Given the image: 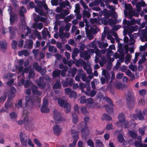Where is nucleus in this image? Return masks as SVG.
Returning <instances> with one entry per match:
<instances>
[{
	"label": "nucleus",
	"mask_w": 147,
	"mask_h": 147,
	"mask_svg": "<svg viewBox=\"0 0 147 147\" xmlns=\"http://www.w3.org/2000/svg\"><path fill=\"white\" fill-rule=\"evenodd\" d=\"M122 134H119L117 137L118 140L120 142H122L124 140V139L123 137Z\"/></svg>",
	"instance_id": "obj_57"
},
{
	"label": "nucleus",
	"mask_w": 147,
	"mask_h": 147,
	"mask_svg": "<svg viewBox=\"0 0 147 147\" xmlns=\"http://www.w3.org/2000/svg\"><path fill=\"white\" fill-rule=\"evenodd\" d=\"M65 17V15L63 14V13L62 12L60 14H56L55 16L57 20H59L60 18H64Z\"/></svg>",
	"instance_id": "obj_43"
},
{
	"label": "nucleus",
	"mask_w": 147,
	"mask_h": 147,
	"mask_svg": "<svg viewBox=\"0 0 147 147\" xmlns=\"http://www.w3.org/2000/svg\"><path fill=\"white\" fill-rule=\"evenodd\" d=\"M42 38L43 39H46V38L47 35L49 38L51 37L50 33L48 31L47 28H44L43 30L42 31Z\"/></svg>",
	"instance_id": "obj_20"
},
{
	"label": "nucleus",
	"mask_w": 147,
	"mask_h": 147,
	"mask_svg": "<svg viewBox=\"0 0 147 147\" xmlns=\"http://www.w3.org/2000/svg\"><path fill=\"white\" fill-rule=\"evenodd\" d=\"M89 133L90 131L87 127H85L82 129V135L85 140L86 139V137L89 134Z\"/></svg>",
	"instance_id": "obj_16"
},
{
	"label": "nucleus",
	"mask_w": 147,
	"mask_h": 147,
	"mask_svg": "<svg viewBox=\"0 0 147 147\" xmlns=\"http://www.w3.org/2000/svg\"><path fill=\"white\" fill-rule=\"evenodd\" d=\"M84 68L85 70H86L87 73L88 74H91L92 73V70L90 67H89L88 68H87V67L86 66H84Z\"/></svg>",
	"instance_id": "obj_61"
},
{
	"label": "nucleus",
	"mask_w": 147,
	"mask_h": 147,
	"mask_svg": "<svg viewBox=\"0 0 147 147\" xmlns=\"http://www.w3.org/2000/svg\"><path fill=\"white\" fill-rule=\"evenodd\" d=\"M78 75H80L81 76L82 80L84 82L86 80V74H85L83 73V70L82 69L79 70L78 73Z\"/></svg>",
	"instance_id": "obj_21"
},
{
	"label": "nucleus",
	"mask_w": 147,
	"mask_h": 147,
	"mask_svg": "<svg viewBox=\"0 0 147 147\" xmlns=\"http://www.w3.org/2000/svg\"><path fill=\"white\" fill-rule=\"evenodd\" d=\"M129 68L132 71H135L137 69V67L136 65H133L132 64H131L129 66Z\"/></svg>",
	"instance_id": "obj_64"
},
{
	"label": "nucleus",
	"mask_w": 147,
	"mask_h": 147,
	"mask_svg": "<svg viewBox=\"0 0 147 147\" xmlns=\"http://www.w3.org/2000/svg\"><path fill=\"white\" fill-rule=\"evenodd\" d=\"M77 96V94L74 91H71L69 95V97L70 98H76Z\"/></svg>",
	"instance_id": "obj_48"
},
{
	"label": "nucleus",
	"mask_w": 147,
	"mask_h": 147,
	"mask_svg": "<svg viewBox=\"0 0 147 147\" xmlns=\"http://www.w3.org/2000/svg\"><path fill=\"white\" fill-rule=\"evenodd\" d=\"M125 9L127 11H124L125 14L127 16V18L130 19L132 15L134 13V11L132 9V7L131 4H128L125 5Z\"/></svg>",
	"instance_id": "obj_6"
},
{
	"label": "nucleus",
	"mask_w": 147,
	"mask_h": 147,
	"mask_svg": "<svg viewBox=\"0 0 147 147\" xmlns=\"http://www.w3.org/2000/svg\"><path fill=\"white\" fill-rule=\"evenodd\" d=\"M48 101L45 99H43V104L41 109V111L43 113H47L49 111V109L48 108L47 105L48 104Z\"/></svg>",
	"instance_id": "obj_10"
},
{
	"label": "nucleus",
	"mask_w": 147,
	"mask_h": 147,
	"mask_svg": "<svg viewBox=\"0 0 147 147\" xmlns=\"http://www.w3.org/2000/svg\"><path fill=\"white\" fill-rule=\"evenodd\" d=\"M53 115L54 121L57 123H60L64 120L62 117L61 114L56 109L53 111Z\"/></svg>",
	"instance_id": "obj_2"
},
{
	"label": "nucleus",
	"mask_w": 147,
	"mask_h": 147,
	"mask_svg": "<svg viewBox=\"0 0 147 147\" xmlns=\"http://www.w3.org/2000/svg\"><path fill=\"white\" fill-rule=\"evenodd\" d=\"M97 43L99 45V47L100 48H105L108 46V44L107 43H104L103 42H97Z\"/></svg>",
	"instance_id": "obj_41"
},
{
	"label": "nucleus",
	"mask_w": 147,
	"mask_h": 147,
	"mask_svg": "<svg viewBox=\"0 0 147 147\" xmlns=\"http://www.w3.org/2000/svg\"><path fill=\"white\" fill-rule=\"evenodd\" d=\"M102 14L106 18H108L110 17V12L108 11L107 9H104L102 12Z\"/></svg>",
	"instance_id": "obj_30"
},
{
	"label": "nucleus",
	"mask_w": 147,
	"mask_h": 147,
	"mask_svg": "<svg viewBox=\"0 0 147 147\" xmlns=\"http://www.w3.org/2000/svg\"><path fill=\"white\" fill-rule=\"evenodd\" d=\"M34 28H36L39 30H41L43 28V24L42 23H35L33 26Z\"/></svg>",
	"instance_id": "obj_29"
},
{
	"label": "nucleus",
	"mask_w": 147,
	"mask_h": 147,
	"mask_svg": "<svg viewBox=\"0 0 147 147\" xmlns=\"http://www.w3.org/2000/svg\"><path fill=\"white\" fill-rule=\"evenodd\" d=\"M140 55V53H138L136 52L135 53V57L134 59L133 60V63L135 64L138 59V57Z\"/></svg>",
	"instance_id": "obj_50"
},
{
	"label": "nucleus",
	"mask_w": 147,
	"mask_h": 147,
	"mask_svg": "<svg viewBox=\"0 0 147 147\" xmlns=\"http://www.w3.org/2000/svg\"><path fill=\"white\" fill-rule=\"evenodd\" d=\"M125 87H126V86L125 85L121 83L117 84L116 85V88L118 90L122 89Z\"/></svg>",
	"instance_id": "obj_45"
},
{
	"label": "nucleus",
	"mask_w": 147,
	"mask_h": 147,
	"mask_svg": "<svg viewBox=\"0 0 147 147\" xmlns=\"http://www.w3.org/2000/svg\"><path fill=\"white\" fill-rule=\"evenodd\" d=\"M63 108L65 109V111L67 113H68L71 111V107L70 104L67 103L66 105H65Z\"/></svg>",
	"instance_id": "obj_34"
},
{
	"label": "nucleus",
	"mask_w": 147,
	"mask_h": 147,
	"mask_svg": "<svg viewBox=\"0 0 147 147\" xmlns=\"http://www.w3.org/2000/svg\"><path fill=\"white\" fill-rule=\"evenodd\" d=\"M80 102L82 104H84L86 102V97L85 96H81L79 99Z\"/></svg>",
	"instance_id": "obj_39"
},
{
	"label": "nucleus",
	"mask_w": 147,
	"mask_h": 147,
	"mask_svg": "<svg viewBox=\"0 0 147 147\" xmlns=\"http://www.w3.org/2000/svg\"><path fill=\"white\" fill-rule=\"evenodd\" d=\"M13 106V104L8 100L5 104V107L6 109H9Z\"/></svg>",
	"instance_id": "obj_32"
},
{
	"label": "nucleus",
	"mask_w": 147,
	"mask_h": 147,
	"mask_svg": "<svg viewBox=\"0 0 147 147\" xmlns=\"http://www.w3.org/2000/svg\"><path fill=\"white\" fill-rule=\"evenodd\" d=\"M93 76L92 74L88 76L86 78V80L85 81L87 83H89L91 80L93 78Z\"/></svg>",
	"instance_id": "obj_60"
},
{
	"label": "nucleus",
	"mask_w": 147,
	"mask_h": 147,
	"mask_svg": "<svg viewBox=\"0 0 147 147\" xmlns=\"http://www.w3.org/2000/svg\"><path fill=\"white\" fill-rule=\"evenodd\" d=\"M28 113L27 112V111L24 110L23 113V115L24 117V121L22 120H19L17 121V123L19 125H21L22 124H24L25 125L28 126L31 124V122L29 119L28 116Z\"/></svg>",
	"instance_id": "obj_1"
},
{
	"label": "nucleus",
	"mask_w": 147,
	"mask_h": 147,
	"mask_svg": "<svg viewBox=\"0 0 147 147\" xmlns=\"http://www.w3.org/2000/svg\"><path fill=\"white\" fill-rule=\"evenodd\" d=\"M72 135L73 142L72 143L69 144V147H74L78 138V132L75 129H72L71 131Z\"/></svg>",
	"instance_id": "obj_4"
},
{
	"label": "nucleus",
	"mask_w": 147,
	"mask_h": 147,
	"mask_svg": "<svg viewBox=\"0 0 147 147\" xmlns=\"http://www.w3.org/2000/svg\"><path fill=\"white\" fill-rule=\"evenodd\" d=\"M58 102L60 106L63 107L68 103L66 101L62 99H58Z\"/></svg>",
	"instance_id": "obj_26"
},
{
	"label": "nucleus",
	"mask_w": 147,
	"mask_h": 147,
	"mask_svg": "<svg viewBox=\"0 0 147 147\" xmlns=\"http://www.w3.org/2000/svg\"><path fill=\"white\" fill-rule=\"evenodd\" d=\"M48 50L50 52H53L54 53H56L57 52V48L54 47L53 46L50 45L48 47Z\"/></svg>",
	"instance_id": "obj_40"
},
{
	"label": "nucleus",
	"mask_w": 147,
	"mask_h": 147,
	"mask_svg": "<svg viewBox=\"0 0 147 147\" xmlns=\"http://www.w3.org/2000/svg\"><path fill=\"white\" fill-rule=\"evenodd\" d=\"M146 5V4L143 0H141L140 2L137 3L136 6L137 8V12H140L141 10V7H145Z\"/></svg>",
	"instance_id": "obj_14"
},
{
	"label": "nucleus",
	"mask_w": 147,
	"mask_h": 147,
	"mask_svg": "<svg viewBox=\"0 0 147 147\" xmlns=\"http://www.w3.org/2000/svg\"><path fill=\"white\" fill-rule=\"evenodd\" d=\"M135 98L133 95L128 96L127 98V106L130 110L132 109L134 107Z\"/></svg>",
	"instance_id": "obj_8"
},
{
	"label": "nucleus",
	"mask_w": 147,
	"mask_h": 147,
	"mask_svg": "<svg viewBox=\"0 0 147 147\" xmlns=\"http://www.w3.org/2000/svg\"><path fill=\"white\" fill-rule=\"evenodd\" d=\"M38 85L41 88H43L46 85V83L44 81V79L42 78H40L39 80L36 81Z\"/></svg>",
	"instance_id": "obj_17"
},
{
	"label": "nucleus",
	"mask_w": 147,
	"mask_h": 147,
	"mask_svg": "<svg viewBox=\"0 0 147 147\" xmlns=\"http://www.w3.org/2000/svg\"><path fill=\"white\" fill-rule=\"evenodd\" d=\"M80 2L83 6L84 8V10H86L87 9L88 10V9H89L88 6L85 4V3L83 0H81L80 1Z\"/></svg>",
	"instance_id": "obj_54"
},
{
	"label": "nucleus",
	"mask_w": 147,
	"mask_h": 147,
	"mask_svg": "<svg viewBox=\"0 0 147 147\" xmlns=\"http://www.w3.org/2000/svg\"><path fill=\"white\" fill-rule=\"evenodd\" d=\"M80 10V5L77 3L75 5V9L74 11V12L76 13H79Z\"/></svg>",
	"instance_id": "obj_53"
},
{
	"label": "nucleus",
	"mask_w": 147,
	"mask_h": 147,
	"mask_svg": "<svg viewBox=\"0 0 147 147\" xmlns=\"http://www.w3.org/2000/svg\"><path fill=\"white\" fill-rule=\"evenodd\" d=\"M7 94L5 93L4 94L3 96L0 97V102H4L6 98Z\"/></svg>",
	"instance_id": "obj_63"
},
{
	"label": "nucleus",
	"mask_w": 147,
	"mask_h": 147,
	"mask_svg": "<svg viewBox=\"0 0 147 147\" xmlns=\"http://www.w3.org/2000/svg\"><path fill=\"white\" fill-rule=\"evenodd\" d=\"M87 142L88 145L90 146V147L94 146V143L93 140L91 139H89L87 141Z\"/></svg>",
	"instance_id": "obj_58"
},
{
	"label": "nucleus",
	"mask_w": 147,
	"mask_h": 147,
	"mask_svg": "<svg viewBox=\"0 0 147 147\" xmlns=\"http://www.w3.org/2000/svg\"><path fill=\"white\" fill-rule=\"evenodd\" d=\"M81 57L83 58L85 60H87L90 58V56L87 51H84L81 52L80 54Z\"/></svg>",
	"instance_id": "obj_19"
},
{
	"label": "nucleus",
	"mask_w": 147,
	"mask_h": 147,
	"mask_svg": "<svg viewBox=\"0 0 147 147\" xmlns=\"http://www.w3.org/2000/svg\"><path fill=\"white\" fill-rule=\"evenodd\" d=\"M10 116L11 119H15L17 117V115L16 113L12 112L10 113Z\"/></svg>",
	"instance_id": "obj_56"
},
{
	"label": "nucleus",
	"mask_w": 147,
	"mask_h": 147,
	"mask_svg": "<svg viewBox=\"0 0 147 147\" xmlns=\"http://www.w3.org/2000/svg\"><path fill=\"white\" fill-rule=\"evenodd\" d=\"M16 92L15 88L13 87H11L8 93V99H12L15 96Z\"/></svg>",
	"instance_id": "obj_12"
},
{
	"label": "nucleus",
	"mask_w": 147,
	"mask_h": 147,
	"mask_svg": "<svg viewBox=\"0 0 147 147\" xmlns=\"http://www.w3.org/2000/svg\"><path fill=\"white\" fill-rule=\"evenodd\" d=\"M53 130L54 134L56 135L59 136L60 134L61 129L59 126L56 125L53 127Z\"/></svg>",
	"instance_id": "obj_18"
},
{
	"label": "nucleus",
	"mask_w": 147,
	"mask_h": 147,
	"mask_svg": "<svg viewBox=\"0 0 147 147\" xmlns=\"http://www.w3.org/2000/svg\"><path fill=\"white\" fill-rule=\"evenodd\" d=\"M26 10L24 8L23 6H22L21 7L20 10L19 11V13L20 15L23 16L24 13L26 12Z\"/></svg>",
	"instance_id": "obj_49"
},
{
	"label": "nucleus",
	"mask_w": 147,
	"mask_h": 147,
	"mask_svg": "<svg viewBox=\"0 0 147 147\" xmlns=\"http://www.w3.org/2000/svg\"><path fill=\"white\" fill-rule=\"evenodd\" d=\"M61 70L58 69H56L53 72V77H58L60 76L61 74Z\"/></svg>",
	"instance_id": "obj_35"
},
{
	"label": "nucleus",
	"mask_w": 147,
	"mask_h": 147,
	"mask_svg": "<svg viewBox=\"0 0 147 147\" xmlns=\"http://www.w3.org/2000/svg\"><path fill=\"white\" fill-rule=\"evenodd\" d=\"M72 122L74 124H76L78 121V117L77 115L75 113L72 114Z\"/></svg>",
	"instance_id": "obj_24"
},
{
	"label": "nucleus",
	"mask_w": 147,
	"mask_h": 147,
	"mask_svg": "<svg viewBox=\"0 0 147 147\" xmlns=\"http://www.w3.org/2000/svg\"><path fill=\"white\" fill-rule=\"evenodd\" d=\"M80 111L81 113L84 115L87 114L88 113V111L86 108L85 107H82L81 108Z\"/></svg>",
	"instance_id": "obj_47"
},
{
	"label": "nucleus",
	"mask_w": 147,
	"mask_h": 147,
	"mask_svg": "<svg viewBox=\"0 0 147 147\" xmlns=\"http://www.w3.org/2000/svg\"><path fill=\"white\" fill-rule=\"evenodd\" d=\"M14 75V74H13L11 73H9L5 75L4 77V78L5 79H9L11 78V77L13 76Z\"/></svg>",
	"instance_id": "obj_55"
},
{
	"label": "nucleus",
	"mask_w": 147,
	"mask_h": 147,
	"mask_svg": "<svg viewBox=\"0 0 147 147\" xmlns=\"http://www.w3.org/2000/svg\"><path fill=\"white\" fill-rule=\"evenodd\" d=\"M7 48V43L4 40L0 42V49L1 50L4 51Z\"/></svg>",
	"instance_id": "obj_22"
},
{
	"label": "nucleus",
	"mask_w": 147,
	"mask_h": 147,
	"mask_svg": "<svg viewBox=\"0 0 147 147\" xmlns=\"http://www.w3.org/2000/svg\"><path fill=\"white\" fill-rule=\"evenodd\" d=\"M79 52V50L78 49L75 48L74 49L71 56L72 57L74 60L75 59V57L77 56Z\"/></svg>",
	"instance_id": "obj_25"
},
{
	"label": "nucleus",
	"mask_w": 147,
	"mask_h": 147,
	"mask_svg": "<svg viewBox=\"0 0 147 147\" xmlns=\"http://www.w3.org/2000/svg\"><path fill=\"white\" fill-rule=\"evenodd\" d=\"M21 143L24 146L27 145V137L23 132H20L19 134Z\"/></svg>",
	"instance_id": "obj_9"
},
{
	"label": "nucleus",
	"mask_w": 147,
	"mask_h": 147,
	"mask_svg": "<svg viewBox=\"0 0 147 147\" xmlns=\"http://www.w3.org/2000/svg\"><path fill=\"white\" fill-rule=\"evenodd\" d=\"M24 61L23 59H20L18 62V65L16 66V68L18 69V73L20 74L21 73L24 69L23 65L24 63Z\"/></svg>",
	"instance_id": "obj_11"
},
{
	"label": "nucleus",
	"mask_w": 147,
	"mask_h": 147,
	"mask_svg": "<svg viewBox=\"0 0 147 147\" xmlns=\"http://www.w3.org/2000/svg\"><path fill=\"white\" fill-rule=\"evenodd\" d=\"M31 90L33 94L38 96L41 95L42 93L37 89V87L35 85H32L31 87Z\"/></svg>",
	"instance_id": "obj_15"
},
{
	"label": "nucleus",
	"mask_w": 147,
	"mask_h": 147,
	"mask_svg": "<svg viewBox=\"0 0 147 147\" xmlns=\"http://www.w3.org/2000/svg\"><path fill=\"white\" fill-rule=\"evenodd\" d=\"M105 107L106 108V111L110 113L113 111V109L112 108L108 105H105Z\"/></svg>",
	"instance_id": "obj_52"
},
{
	"label": "nucleus",
	"mask_w": 147,
	"mask_h": 147,
	"mask_svg": "<svg viewBox=\"0 0 147 147\" xmlns=\"http://www.w3.org/2000/svg\"><path fill=\"white\" fill-rule=\"evenodd\" d=\"M146 59V58L145 55H143L142 57V59H140L138 61V63L139 64H141L143 63L144 62H145Z\"/></svg>",
	"instance_id": "obj_51"
},
{
	"label": "nucleus",
	"mask_w": 147,
	"mask_h": 147,
	"mask_svg": "<svg viewBox=\"0 0 147 147\" xmlns=\"http://www.w3.org/2000/svg\"><path fill=\"white\" fill-rule=\"evenodd\" d=\"M61 84L60 82L57 81L54 84L53 86V88L54 89H59L61 88Z\"/></svg>",
	"instance_id": "obj_42"
},
{
	"label": "nucleus",
	"mask_w": 147,
	"mask_h": 147,
	"mask_svg": "<svg viewBox=\"0 0 147 147\" xmlns=\"http://www.w3.org/2000/svg\"><path fill=\"white\" fill-rule=\"evenodd\" d=\"M84 93L86 95L88 96H90L91 97H93L95 96L96 93V91L95 90H92L89 93L88 92H85Z\"/></svg>",
	"instance_id": "obj_28"
},
{
	"label": "nucleus",
	"mask_w": 147,
	"mask_h": 147,
	"mask_svg": "<svg viewBox=\"0 0 147 147\" xmlns=\"http://www.w3.org/2000/svg\"><path fill=\"white\" fill-rule=\"evenodd\" d=\"M26 104H29L33 103L36 101L39 102L40 100V98L35 95L25 96Z\"/></svg>",
	"instance_id": "obj_3"
},
{
	"label": "nucleus",
	"mask_w": 147,
	"mask_h": 147,
	"mask_svg": "<svg viewBox=\"0 0 147 147\" xmlns=\"http://www.w3.org/2000/svg\"><path fill=\"white\" fill-rule=\"evenodd\" d=\"M137 113V116L138 118L140 120L144 119V117L142 115V111L140 110H138L136 111Z\"/></svg>",
	"instance_id": "obj_33"
},
{
	"label": "nucleus",
	"mask_w": 147,
	"mask_h": 147,
	"mask_svg": "<svg viewBox=\"0 0 147 147\" xmlns=\"http://www.w3.org/2000/svg\"><path fill=\"white\" fill-rule=\"evenodd\" d=\"M86 106L88 109H94L96 107H98L97 106L98 104L97 103H94L93 99L91 98H88L86 99Z\"/></svg>",
	"instance_id": "obj_7"
},
{
	"label": "nucleus",
	"mask_w": 147,
	"mask_h": 147,
	"mask_svg": "<svg viewBox=\"0 0 147 147\" xmlns=\"http://www.w3.org/2000/svg\"><path fill=\"white\" fill-rule=\"evenodd\" d=\"M102 74L104 76L105 78L102 77L100 80L102 84H105L106 82H108L110 79V74L106 70H102Z\"/></svg>",
	"instance_id": "obj_5"
},
{
	"label": "nucleus",
	"mask_w": 147,
	"mask_h": 147,
	"mask_svg": "<svg viewBox=\"0 0 147 147\" xmlns=\"http://www.w3.org/2000/svg\"><path fill=\"white\" fill-rule=\"evenodd\" d=\"M18 85L20 86L22 85H24L25 82V77L23 73H22L20 76L18 77Z\"/></svg>",
	"instance_id": "obj_13"
},
{
	"label": "nucleus",
	"mask_w": 147,
	"mask_h": 147,
	"mask_svg": "<svg viewBox=\"0 0 147 147\" xmlns=\"http://www.w3.org/2000/svg\"><path fill=\"white\" fill-rule=\"evenodd\" d=\"M123 125L124 126L125 128H129L131 126V123L130 122H128L125 120L124 122Z\"/></svg>",
	"instance_id": "obj_59"
},
{
	"label": "nucleus",
	"mask_w": 147,
	"mask_h": 147,
	"mask_svg": "<svg viewBox=\"0 0 147 147\" xmlns=\"http://www.w3.org/2000/svg\"><path fill=\"white\" fill-rule=\"evenodd\" d=\"M29 53L26 50H24L19 51L18 53V55L19 56H21L22 55H24L25 56H27L29 55Z\"/></svg>",
	"instance_id": "obj_27"
},
{
	"label": "nucleus",
	"mask_w": 147,
	"mask_h": 147,
	"mask_svg": "<svg viewBox=\"0 0 147 147\" xmlns=\"http://www.w3.org/2000/svg\"><path fill=\"white\" fill-rule=\"evenodd\" d=\"M85 62L82 59H79L77 61L76 63V65L77 67H79L82 64L85 65Z\"/></svg>",
	"instance_id": "obj_36"
},
{
	"label": "nucleus",
	"mask_w": 147,
	"mask_h": 147,
	"mask_svg": "<svg viewBox=\"0 0 147 147\" xmlns=\"http://www.w3.org/2000/svg\"><path fill=\"white\" fill-rule=\"evenodd\" d=\"M95 145L96 147H102L103 144L100 140L97 139L96 140Z\"/></svg>",
	"instance_id": "obj_37"
},
{
	"label": "nucleus",
	"mask_w": 147,
	"mask_h": 147,
	"mask_svg": "<svg viewBox=\"0 0 147 147\" xmlns=\"http://www.w3.org/2000/svg\"><path fill=\"white\" fill-rule=\"evenodd\" d=\"M74 16L73 14H71L69 16H67L65 18L64 21L65 22H67L71 21V20L74 18Z\"/></svg>",
	"instance_id": "obj_38"
},
{
	"label": "nucleus",
	"mask_w": 147,
	"mask_h": 147,
	"mask_svg": "<svg viewBox=\"0 0 147 147\" xmlns=\"http://www.w3.org/2000/svg\"><path fill=\"white\" fill-rule=\"evenodd\" d=\"M119 120L120 121L125 122V116L124 114L121 113L119 114L118 117Z\"/></svg>",
	"instance_id": "obj_31"
},
{
	"label": "nucleus",
	"mask_w": 147,
	"mask_h": 147,
	"mask_svg": "<svg viewBox=\"0 0 147 147\" xmlns=\"http://www.w3.org/2000/svg\"><path fill=\"white\" fill-rule=\"evenodd\" d=\"M123 23L125 27L129 26L131 24L129 21H127L125 19L123 20Z\"/></svg>",
	"instance_id": "obj_62"
},
{
	"label": "nucleus",
	"mask_w": 147,
	"mask_h": 147,
	"mask_svg": "<svg viewBox=\"0 0 147 147\" xmlns=\"http://www.w3.org/2000/svg\"><path fill=\"white\" fill-rule=\"evenodd\" d=\"M128 134L132 138H135L137 136L136 133L132 131H129L128 132Z\"/></svg>",
	"instance_id": "obj_46"
},
{
	"label": "nucleus",
	"mask_w": 147,
	"mask_h": 147,
	"mask_svg": "<svg viewBox=\"0 0 147 147\" xmlns=\"http://www.w3.org/2000/svg\"><path fill=\"white\" fill-rule=\"evenodd\" d=\"M91 11V10L90 9H88L87 10H84L83 12V17L84 18L90 17V12Z\"/></svg>",
	"instance_id": "obj_23"
},
{
	"label": "nucleus",
	"mask_w": 147,
	"mask_h": 147,
	"mask_svg": "<svg viewBox=\"0 0 147 147\" xmlns=\"http://www.w3.org/2000/svg\"><path fill=\"white\" fill-rule=\"evenodd\" d=\"M131 58V55L129 54H128L126 56L125 63L126 64H128Z\"/></svg>",
	"instance_id": "obj_44"
}]
</instances>
